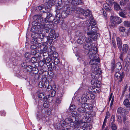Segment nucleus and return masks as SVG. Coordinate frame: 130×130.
<instances>
[{"mask_svg":"<svg viewBox=\"0 0 130 130\" xmlns=\"http://www.w3.org/2000/svg\"><path fill=\"white\" fill-rule=\"evenodd\" d=\"M93 50L94 51L93 53L92 52V50L89 51L88 52V56L91 59L89 64L92 65L91 68L92 72L91 73V77L93 78H96L99 75H100L101 71L100 70V68H99L97 64V62H100L98 55L96 54L97 49L94 48Z\"/></svg>","mask_w":130,"mask_h":130,"instance_id":"f257e3e1","label":"nucleus"},{"mask_svg":"<svg viewBox=\"0 0 130 130\" xmlns=\"http://www.w3.org/2000/svg\"><path fill=\"white\" fill-rule=\"evenodd\" d=\"M31 37L33 38L31 42H35L37 49H39L40 48V50L39 51L38 50V52L40 54H43L44 56V54L46 53L47 48L42 45L41 43L42 41H44V37L45 36L41 32L40 33L35 32L32 34H31Z\"/></svg>","mask_w":130,"mask_h":130,"instance_id":"f03ea898","label":"nucleus"},{"mask_svg":"<svg viewBox=\"0 0 130 130\" xmlns=\"http://www.w3.org/2000/svg\"><path fill=\"white\" fill-rule=\"evenodd\" d=\"M65 122L67 123L68 125L72 127H75L78 126L84 127L85 123L82 120L78 121H77L76 120L75 117L74 116H70L66 119Z\"/></svg>","mask_w":130,"mask_h":130,"instance_id":"7ed1b4c3","label":"nucleus"},{"mask_svg":"<svg viewBox=\"0 0 130 130\" xmlns=\"http://www.w3.org/2000/svg\"><path fill=\"white\" fill-rule=\"evenodd\" d=\"M96 33V32H87V35L88 37L87 38V41H86L91 42L96 40L100 36L99 34Z\"/></svg>","mask_w":130,"mask_h":130,"instance_id":"20e7f679","label":"nucleus"},{"mask_svg":"<svg viewBox=\"0 0 130 130\" xmlns=\"http://www.w3.org/2000/svg\"><path fill=\"white\" fill-rule=\"evenodd\" d=\"M122 22V20L119 17L111 16L110 17V22L109 25L110 26L114 27L116 24H119Z\"/></svg>","mask_w":130,"mask_h":130,"instance_id":"39448f33","label":"nucleus"},{"mask_svg":"<svg viewBox=\"0 0 130 130\" xmlns=\"http://www.w3.org/2000/svg\"><path fill=\"white\" fill-rule=\"evenodd\" d=\"M90 92H86L80 98H79L78 101L82 104H83L86 102L88 99L89 98Z\"/></svg>","mask_w":130,"mask_h":130,"instance_id":"423d86ee","label":"nucleus"},{"mask_svg":"<svg viewBox=\"0 0 130 130\" xmlns=\"http://www.w3.org/2000/svg\"><path fill=\"white\" fill-rule=\"evenodd\" d=\"M86 43L84 45L83 47L86 50H88V52L89 51L92 50V52L93 53L94 51L93 50V49L94 48H95L97 49V52H98L97 48L93 46V44L94 43H90L89 42L86 41Z\"/></svg>","mask_w":130,"mask_h":130,"instance_id":"0eeeda50","label":"nucleus"},{"mask_svg":"<svg viewBox=\"0 0 130 130\" xmlns=\"http://www.w3.org/2000/svg\"><path fill=\"white\" fill-rule=\"evenodd\" d=\"M57 4L58 6L56 8V13H58V12L59 11V12H61L63 9L62 6V4L63 2V0H57Z\"/></svg>","mask_w":130,"mask_h":130,"instance_id":"6e6552de","label":"nucleus"},{"mask_svg":"<svg viewBox=\"0 0 130 130\" xmlns=\"http://www.w3.org/2000/svg\"><path fill=\"white\" fill-rule=\"evenodd\" d=\"M100 75H99L98 77L96 78H92V79L91 80L92 83L93 84L94 87H95L99 88L101 86V82L100 81L97 80V79L99 78V76Z\"/></svg>","mask_w":130,"mask_h":130,"instance_id":"1a4fd4ad","label":"nucleus"},{"mask_svg":"<svg viewBox=\"0 0 130 130\" xmlns=\"http://www.w3.org/2000/svg\"><path fill=\"white\" fill-rule=\"evenodd\" d=\"M86 41H87V39L86 37L83 35L80 36L78 39L77 40V42L79 44H82L85 42Z\"/></svg>","mask_w":130,"mask_h":130,"instance_id":"9d476101","label":"nucleus"},{"mask_svg":"<svg viewBox=\"0 0 130 130\" xmlns=\"http://www.w3.org/2000/svg\"><path fill=\"white\" fill-rule=\"evenodd\" d=\"M64 9H66L65 10H64L62 11L61 14V17L63 18H67L68 14L70 13V12L69 11V10L67 9L66 7H64L63 10Z\"/></svg>","mask_w":130,"mask_h":130,"instance_id":"9b49d317","label":"nucleus"},{"mask_svg":"<svg viewBox=\"0 0 130 130\" xmlns=\"http://www.w3.org/2000/svg\"><path fill=\"white\" fill-rule=\"evenodd\" d=\"M51 0H43V2L45 3L44 7L46 10L50 9L52 5L51 4V3L49 2Z\"/></svg>","mask_w":130,"mask_h":130,"instance_id":"f8f14e48","label":"nucleus"},{"mask_svg":"<svg viewBox=\"0 0 130 130\" xmlns=\"http://www.w3.org/2000/svg\"><path fill=\"white\" fill-rule=\"evenodd\" d=\"M97 28L95 26L93 25L92 26L90 25L88 26V29L89 31L88 32H96Z\"/></svg>","mask_w":130,"mask_h":130,"instance_id":"ddd939ff","label":"nucleus"},{"mask_svg":"<svg viewBox=\"0 0 130 130\" xmlns=\"http://www.w3.org/2000/svg\"><path fill=\"white\" fill-rule=\"evenodd\" d=\"M30 62L32 63L33 67L34 66L36 67H38L39 65V63L37 62V60L35 57H32L30 60Z\"/></svg>","mask_w":130,"mask_h":130,"instance_id":"4468645a","label":"nucleus"},{"mask_svg":"<svg viewBox=\"0 0 130 130\" xmlns=\"http://www.w3.org/2000/svg\"><path fill=\"white\" fill-rule=\"evenodd\" d=\"M41 16L38 15H36L33 16V18L34 20L35 21V22L38 24H41V19H40V17Z\"/></svg>","mask_w":130,"mask_h":130,"instance_id":"2eb2a0df","label":"nucleus"},{"mask_svg":"<svg viewBox=\"0 0 130 130\" xmlns=\"http://www.w3.org/2000/svg\"><path fill=\"white\" fill-rule=\"evenodd\" d=\"M59 64H54L53 65L52 64H51V65L50 66V67L51 68V70H58L59 69Z\"/></svg>","mask_w":130,"mask_h":130,"instance_id":"dca6fc26","label":"nucleus"},{"mask_svg":"<svg viewBox=\"0 0 130 130\" xmlns=\"http://www.w3.org/2000/svg\"><path fill=\"white\" fill-rule=\"evenodd\" d=\"M117 41L118 48L121 50L122 45V41L120 38L119 37L117 38Z\"/></svg>","mask_w":130,"mask_h":130,"instance_id":"f3484780","label":"nucleus"},{"mask_svg":"<svg viewBox=\"0 0 130 130\" xmlns=\"http://www.w3.org/2000/svg\"><path fill=\"white\" fill-rule=\"evenodd\" d=\"M32 71L31 72V74H36L38 73L39 72V71L38 69L37 68V67H35L34 66H32ZM31 75H32V74H31Z\"/></svg>","mask_w":130,"mask_h":130,"instance_id":"a211bd4d","label":"nucleus"},{"mask_svg":"<svg viewBox=\"0 0 130 130\" xmlns=\"http://www.w3.org/2000/svg\"><path fill=\"white\" fill-rule=\"evenodd\" d=\"M72 2L74 5H82L83 3L81 0H73Z\"/></svg>","mask_w":130,"mask_h":130,"instance_id":"6ab92c4d","label":"nucleus"},{"mask_svg":"<svg viewBox=\"0 0 130 130\" xmlns=\"http://www.w3.org/2000/svg\"><path fill=\"white\" fill-rule=\"evenodd\" d=\"M128 49V46L127 44L123 45L122 50L123 53H126Z\"/></svg>","mask_w":130,"mask_h":130,"instance_id":"aec40b11","label":"nucleus"},{"mask_svg":"<svg viewBox=\"0 0 130 130\" xmlns=\"http://www.w3.org/2000/svg\"><path fill=\"white\" fill-rule=\"evenodd\" d=\"M75 10L76 13L77 14L81 13L82 14L83 11V10L82 9L78 7H76Z\"/></svg>","mask_w":130,"mask_h":130,"instance_id":"412c9836","label":"nucleus"},{"mask_svg":"<svg viewBox=\"0 0 130 130\" xmlns=\"http://www.w3.org/2000/svg\"><path fill=\"white\" fill-rule=\"evenodd\" d=\"M126 13L125 12V11L121 9V11L119 13V15L124 18H126V16L125 15Z\"/></svg>","mask_w":130,"mask_h":130,"instance_id":"4be33fe9","label":"nucleus"},{"mask_svg":"<svg viewBox=\"0 0 130 130\" xmlns=\"http://www.w3.org/2000/svg\"><path fill=\"white\" fill-rule=\"evenodd\" d=\"M113 4L114 8L115 10L117 11H119L121 9V8L120 5L117 3L114 2Z\"/></svg>","mask_w":130,"mask_h":130,"instance_id":"5701e85b","label":"nucleus"},{"mask_svg":"<svg viewBox=\"0 0 130 130\" xmlns=\"http://www.w3.org/2000/svg\"><path fill=\"white\" fill-rule=\"evenodd\" d=\"M53 97L51 96L50 95H48V96H46L45 99V101H47V102H48L51 103L52 102L53 100Z\"/></svg>","mask_w":130,"mask_h":130,"instance_id":"b1692460","label":"nucleus"},{"mask_svg":"<svg viewBox=\"0 0 130 130\" xmlns=\"http://www.w3.org/2000/svg\"><path fill=\"white\" fill-rule=\"evenodd\" d=\"M115 76L117 78H119V81H121L122 79V76L121 75V74L119 73V71H117L115 73Z\"/></svg>","mask_w":130,"mask_h":130,"instance_id":"393cba45","label":"nucleus"},{"mask_svg":"<svg viewBox=\"0 0 130 130\" xmlns=\"http://www.w3.org/2000/svg\"><path fill=\"white\" fill-rule=\"evenodd\" d=\"M115 69H117L118 70V71H119L122 68V66L121 63L120 62H118L116 64L115 66Z\"/></svg>","mask_w":130,"mask_h":130,"instance_id":"a878e982","label":"nucleus"},{"mask_svg":"<svg viewBox=\"0 0 130 130\" xmlns=\"http://www.w3.org/2000/svg\"><path fill=\"white\" fill-rule=\"evenodd\" d=\"M90 11L89 10L87 9L85 11L83 10L82 14L84 16H87L90 14Z\"/></svg>","mask_w":130,"mask_h":130,"instance_id":"bb28decb","label":"nucleus"},{"mask_svg":"<svg viewBox=\"0 0 130 130\" xmlns=\"http://www.w3.org/2000/svg\"><path fill=\"white\" fill-rule=\"evenodd\" d=\"M43 110L44 111H46V112H45L46 113H47L48 115H50L51 114V109L50 108H48L47 109H43L42 110V113H43Z\"/></svg>","mask_w":130,"mask_h":130,"instance_id":"cd10ccee","label":"nucleus"},{"mask_svg":"<svg viewBox=\"0 0 130 130\" xmlns=\"http://www.w3.org/2000/svg\"><path fill=\"white\" fill-rule=\"evenodd\" d=\"M51 32L50 34L51 36L50 38H54V39L55 38V31L54 30L52 29L51 30Z\"/></svg>","mask_w":130,"mask_h":130,"instance_id":"c85d7f7f","label":"nucleus"},{"mask_svg":"<svg viewBox=\"0 0 130 130\" xmlns=\"http://www.w3.org/2000/svg\"><path fill=\"white\" fill-rule=\"evenodd\" d=\"M50 59L48 58H47L46 60L45 59H43V61L41 62V63H42V66H43L45 63H49L50 62Z\"/></svg>","mask_w":130,"mask_h":130,"instance_id":"c756f323","label":"nucleus"},{"mask_svg":"<svg viewBox=\"0 0 130 130\" xmlns=\"http://www.w3.org/2000/svg\"><path fill=\"white\" fill-rule=\"evenodd\" d=\"M103 7L104 9L107 11H110L111 10L110 6L107 4H104Z\"/></svg>","mask_w":130,"mask_h":130,"instance_id":"7c9ffc66","label":"nucleus"},{"mask_svg":"<svg viewBox=\"0 0 130 130\" xmlns=\"http://www.w3.org/2000/svg\"><path fill=\"white\" fill-rule=\"evenodd\" d=\"M32 68V66L28 65V64L27 65L26 68L27 69V71L29 72L31 74V72Z\"/></svg>","mask_w":130,"mask_h":130,"instance_id":"2f4dec72","label":"nucleus"},{"mask_svg":"<svg viewBox=\"0 0 130 130\" xmlns=\"http://www.w3.org/2000/svg\"><path fill=\"white\" fill-rule=\"evenodd\" d=\"M78 111L80 113H83L86 110L82 106L77 109Z\"/></svg>","mask_w":130,"mask_h":130,"instance_id":"473e14b6","label":"nucleus"},{"mask_svg":"<svg viewBox=\"0 0 130 130\" xmlns=\"http://www.w3.org/2000/svg\"><path fill=\"white\" fill-rule=\"evenodd\" d=\"M129 99L126 98L124 101L123 104L125 105H127L130 106V102H129Z\"/></svg>","mask_w":130,"mask_h":130,"instance_id":"72a5a7b5","label":"nucleus"},{"mask_svg":"<svg viewBox=\"0 0 130 130\" xmlns=\"http://www.w3.org/2000/svg\"><path fill=\"white\" fill-rule=\"evenodd\" d=\"M124 112L123 108L121 107L119 108L117 110V112L119 114H121L123 113Z\"/></svg>","mask_w":130,"mask_h":130,"instance_id":"f704fd0d","label":"nucleus"},{"mask_svg":"<svg viewBox=\"0 0 130 130\" xmlns=\"http://www.w3.org/2000/svg\"><path fill=\"white\" fill-rule=\"evenodd\" d=\"M111 127L112 130H116L117 128L116 125L112 122L111 123Z\"/></svg>","mask_w":130,"mask_h":130,"instance_id":"c9c22d12","label":"nucleus"},{"mask_svg":"<svg viewBox=\"0 0 130 130\" xmlns=\"http://www.w3.org/2000/svg\"><path fill=\"white\" fill-rule=\"evenodd\" d=\"M60 61L59 59L58 58H56L55 59L54 62L51 63V64L54 65V64H59L60 63Z\"/></svg>","mask_w":130,"mask_h":130,"instance_id":"e433bc0d","label":"nucleus"},{"mask_svg":"<svg viewBox=\"0 0 130 130\" xmlns=\"http://www.w3.org/2000/svg\"><path fill=\"white\" fill-rule=\"evenodd\" d=\"M76 109V107L75 105H71L69 107V110L70 111H73L75 110Z\"/></svg>","mask_w":130,"mask_h":130,"instance_id":"4c0bfd02","label":"nucleus"},{"mask_svg":"<svg viewBox=\"0 0 130 130\" xmlns=\"http://www.w3.org/2000/svg\"><path fill=\"white\" fill-rule=\"evenodd\" d=\"M44 8V5H41L40 6L36 7V10L37 11H39L41 10Z\"/></svg>","mask_w":130,"mask_h":130,"instance_id":"58836bf2","label":"nucleus"},{"mask_svg":"<svg viewBox=\"0 0 130 130\" xmlns=\"http://www.w3.org/2000/svg\"><path fill=\"white\" fill-rule=\"evenodd\" d=\"M124 125L125 127V128L127 129L130 126L129 122L128 121H126L124 123Z\"/></svg>","mask_w":130,"mask_h":130,"instance_id":"ea45409f","label":"nucleus"},{"mask_svg":"<svg viewBox=\"0 0 130 130\" xmlns=\"http://www.w3.org/2000/svg\"><path fill=\"white\" fill-rule=\"evenodd\" d=\"M33 45H31L30 47L31 49L32 50H35L37 49L36 46V43L35 42H32Z\"/></svg>","mask_w":130,"mask_h":130,"instance_id":"a19ab883","label":"nucleus"},{"mask_svg":"<svg viewBox=\"0 0 130 130\" xmlns=\"http://www.w3.org/2000/svg\"><path fill=\"white\" fill-rule=\"evenodd\" d=\"M46 14V17L45 19H46V20H47V21L48 20L47 19H49V18H50L51 17H52V14L51 13L49 12L47 13Z\"/></svg>","mask_w":130,"mask_h":130,"instance_id":"79ce46f5","label":"nucleus"},{"mask_svg":"<svg viewBox=\"0 0 130 130\" xmlns=\"http://www.w3.org/2000/svg\"><path fill=\"white\" fill-rule=\"evenodd\" d=\"M38 97L39 99H42L44 98V99L45 97H44V94L42 93H41L39 94L38 95Z\"/></svg>","mask_w":130,"mask_h":130,"instance_id":"37998d69","label":"nucleus"},{"mask_svg":"<svg viewBox=\"0 0 130 130\" xmlns=\"http://www.w3.org/2000/svg\"><path fill=\"white\" fill-rule=\"evenodd\" d=\"M124 25L127 27H129L130 25V23L128 21H125L124 22Z\"/></svg>","mask_w":130,"mask_h":130,"instance_id":"c03bdc74","label":"nucleus"},{"mask_svg":"<svg viewBox=\"0 0 130 130\" xmlns=\"http://www.w3.org/2000/svg\"><path fill=\"white\" fill-rule=\"evenodd\" d=\"M130 106H127L124 107L123 109L124 110H125V111L126 113H127L130 110Z\"/></svg>","mask_w":130,"mask_h":130,"instance_id":"a18cd8bd","label":"nucleus"},{"mask_svg":"<svg viewBox=\"0 0 130 130\" xmlns=\"http://www.w3.org/2000/svg\"><path fill=\"white\" fill-rule=\"evenodd\" d=\"M39 86L40 88H42V87L44 88V82L43 81H41L39 82Z\"/></svg>","mask_w":130,"mask_h":130,"instance_id":"49530a36","label":"nucleus"},{"mask_svg":"<svg viewBox=\"0 0 130 130\" xmlns=\"http://www.w3.org/2000/svg\"><path fill=\"white\" fill-rule=\"evenodd\" d=\"M119 30L120 32H124L125 30V28L124 27L121 26L119 27Z\"/></svg>","mask_w":130,"mask_h":130,"instance_id":"de8ad7c7","label":"nucleus"},{"mask_svg":"<svg viewBox=\"0 0 130 130\" xmlns=\"http://www.w3.org/2000/svg\"><path fill=\"white\" fill-rule=\"evenodd\" d=\"M75 110L73 111H71V112H71V113L72 114V115H74V116H73L74 117V116H79V117H81V115L80 114L78 115L77 114V113L76 112Z\"/></svg>","mask_w":130,"mask_h":130,"instance_id":"09e8293b","label":"nucleus"},{"mask_svg":"<svg viewBox=\"0 0 130 130\" xmlns=\"http://www.w3.org/2000/svg\"><path fill=\"white\" fill-rule=\"evenodd\" d=\"M82 106L85 109H88L89 108L88 107V104L87 103H84L82 104Z\"/></svg>","mask_w":130,"mask_h":130,"instance_id":"8fccbe9b","label":"nucleus"},{"mask_svg":"<svg viewBox=\"0 0 130 130\" xmlns=\"http://www.w3.org/2000/svg\"><path fill=\"white\" fill-rule=\"evenodd\" d=\"M91 92L94 93H98L99 92V90L98 89V88L96 89L95 87H94L92 91H91Z\"/></svg>","mask_w":130,"mask_h":130,"instance_id":"3c124183","label":"nucleus"},{"mask_svg":"<svg viewBox=\"0 0 130 130\" xmlns=\"http://www.w3.org/2000/svg\"><path fill=\"white\" fill-rule=\"evenodd\" d=\"M61 99L60 98H56L55 102L57 104H59L61 102Z\"/></svg>","mask_w":130,"mask_h":130,"instance_id":"603ef678","label":"nucleus"},{"mask_svg":"<svg viewBox=\"0 0 130 130\" xmlns=\"http://www.w3.org/2000/svg\"><path fill=\"white\" fill-rule=\"evenodd\" d=\"M75 127H77L76 130H84L85 129V127L78 126Z\"/></svg>","mask_w":130,"mask_h":130,"instance_id":"864d4df0","label":"nucleus"},{"mask_svg":"<svg viewBox=\"0 0 130 130\" xmlns=\"http://www.w3.org/2000/svg\"><path fill=\"white\" fill-rule=\"evenodd\" d=\"M90 24L92 26L94 25L95 26L96 24V23L95 22L94 20L93 19L91 20L90 22Z\"/></svg>","mask_w":130,"mask_h":130,"instance_id":"5fc2aeb1","label":"nucleus"},{"mask_svg":"<svg viewBox=\"0 0 130 130\" xmlns=\"http://www.w3.org/2000/svg\"><path fill=\"white\" fill-rule=\"evenodd\" d=\"M25 56L27 58H29L31 57V54L29 53H26L25 55Z\"/></svg>","mask_w":130,"mask_h":130,"instance_id":"6e6d98bb","label":"nucleus"},{"mask_svg":"<svg viewBox=\"0 0 130 130\" xmlns=\"http://www.w3.org/2000/svg\"><path fill=\"white\" fill-rule=\"evenodd\" d=\"M118 117V121L120 123H121L122 122V120L121 119V116L119 115H118L117 116Z\"/></svg>","mask_w":130,"mask_h":130,"instance_id":"4d7b16f0","label":"nucleus"},{"mask_svg":"<svg viewBox=\"0 0 130 130\" xmlns=\"http://www.w3.org/2000/svg\"><path fill=\"white\" fill-rule=\"evenodd\" d=\"M28 64L26 63V62H24L22 63L21 65L22 67L24 68H26L27 67Z\"/></svg>","mask_w":130,"mask_h":130,"instance_id":"13d9d810","label":"nucleus"},{"mask_svg":"<svg viewBox=\"0 0 130 130\" xmlns=\"http://www.w3.org/2000/svg\"><path fill=\"white\" fill-rule=\"evenodd\" d=\"M47 102H46L45 101L43 104V106L45 108H47L49 106V105L48 103H47Z\"/></svg>","mask_w":130,"mask_h":130,"instance_id":"bf43d9fd","label":"nucleus"},{"mask_svg":"<svg viewBox=\"0 0 130 130\" xmlns=\"http://www.w3.org/2000/svg\"><path fill=\"white\" fill-rule=\"evenodd\" d=\"M115 116L114 115H113L111 117L110 119V121H111V122L114 123L115 121Z\"/></svg>","mask_w":130,"mask_h":130,"instance_id":"052dcab7","label":"nucleus"},{"mask_svg":"<svg viewBox=\"0 0 130 130\" xmlns=\"http://www.w3.org/2000/svg\"><path fill=\"white\" fill-rule=\"evenodd\" d=\"M47 41L49 43L52 42L53 39H50V36H47L46 37Z\"/></svg>","mask_w":130,"mask_h":130,"instance_id":"680f3d73","label":"nucleus"},{"mask_svg":"<svg viewBox=\"0 0 130 130\" xmlns=\"http://www.w3.org/2000/svg\"><path fill=\"white\" fill-rule=\"evenodd\" d=\"M90 95L89 98H89V99L90 98L91 99L93 100L95 99V96L94 94H91L90 93Z\"/></svg>","mask_w":130,"mask_h":130,"instance_id":"e2e57ef3","label":"nucleus"},{"mask_svg":"<svg viewBox=\"0 0 130 130\" xmlns=\"http://www.w3.org/2000/svg\"><path fill=\"white\" fill-rule=\"evenodd\" d=\"M56 91L55 90H53L51 93V96L53 97H54L56 95Z\"/></svg>","mask_w":130,"mask_h":130,"instance_id":"0e129e2a","label":"nucleus"},{"mask_svg":"<svg viewBox=\"0 0 130 130\" xmlns=\"http://www.w3.org/2000/svg\"><path fill=\"white\" fill-rule=\"evenodd\" d=\"M44 88H46L48 86L49 83L48 82H44Z\"/></svg>","mask_w":130,"mask_h":130,"instance_id":"69168bd1","label":"nucleus"},{"mask_svg":"<svg viewBox=\"0 0 130 130\" xmlns=\"http://www.w3.org/2000/svg\"><path fill=\"white\" fill-rule=\"evenodd\" d=\"M37 53V52L35 50H33L31 52V54L36 55Z\"/></svg>","mask_w":130,"mask_h":130,"instance_id":"338daca9","label":"nucleus"},{"mask_svg":"<svg viewBox=\"0 0 130 130\" xmlns=\"http://www.w3.org/2000/svg\"><path fill=\"white\" fill-rule=\"evenodd\" d=\"M94 86H92L91 87H88V90L90 92H91V91H92V90H93V89Z\"/></svg>","mask_w":130,"mask_h":130,"instance_id":"774afa93","label":"nucleus"}]
</instances>
